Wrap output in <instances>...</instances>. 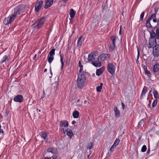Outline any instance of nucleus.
<instances>
[{"label":"nucleus","instance_id":"1","mask_svg":"<svg viewBox=\"0 0 159 159\" xmlns=\"http://www.w3.org/2000/svg\"><path fill=\"white\" fill-rule=\"evenodd\" d=\"M24 7L23 5H19L16 7L15 8L12 14L4 19L3 21L4 24L7 25L11 23L18 15L20 14L24 11Z\"/></svg>","mask_w":159,"mask_h":159},{"label":"nucleus","instance_id":"2","mask_svg":"<svg viewBox=\"0 0 159 159\" xmlns=\"http://www.w3.org/2000/svg\"><path fill=\"white\" fill-rule=\"evenodd\" d=\"M24 7L23 5H19L16 7L15 8L12 14L4 19L3 21L4 24L7 25L11 23L18 15L20 14L24 11Z\"/></svg>","mask_w":159,"mask_h":159},{"label":"nucleus","instance_id":"3","mask_svg":"<svg viewBox=\"0 0 159 159\" xmlns=\"http://www.w3.org/2000/svg\"><path fill=\"white\" fill-rule=\"evenodd\" d=\"M97 53L93 52L88 55V60L89 61H91L92 64L95 67H100L101 64L99 61H98V58L97 56Z\"/></svg>","mask_w":159,"mask_h":159},{"label":"nucleus","instance_id":"4","mask_svg":"<svg viewBox=\"0 0 159 159\" xmlns=\"http://www.w3.org/2000/svg\"><path fill=\"white\" fill-rule=\"evenodd\" d=\"M86 78L83 72H79L78 74L77 84L78 87L82 89L85 85Z\"/></svg>","mask_w":159,"mask_h":159},{"label":"nucleus","instance_id":"5","mask_svg":"<svg viewBox=\"0 0 159 159\" xmlns=\"http://www.w3.org/2000/svg\"><path fill=\"white\" fill-rule=\"evenodd\" d=\"M150 38L154 39V43L155 44L157 43V40L159 41V27L155 26L153 28L152 30L150 32Z\"/></svg>","mask_w":159,"mask_h":159},{"label":"nucleus","instance_id":"6","mask_svg":"<svg viewBox=\"0 0 159 159\" xmlns=\"http://www.w3.org/2000/svg\"><path fill=\"white\" fill-rule=\"evenodd\" d=\"M116 67L112 63L109 62L108 64L107 70V71L112 75L115 74Z\"/></svg>","mask_w":159,"mask_h":159},{"label":"nucleus","instance_id":"7","mask_svg":"<svg viewBox=\"0 0 159 159\" xmlns=\"http://www.w3.org/2000/svg\"><path fill=\"white\" fill-rule=\"evenodd\" d=\"M153 43L155 45L153 48L152 54L154 57H158L159 56V44Z\"/></svg>","mask_w":159,"mask_h":159},{"label":"nucleus","instance_id":"8","mask_svg":"<svg viewBox=\"0 0 159 159\" xmlns=\"http://www.w3.org/2000/svg\"><path fill=\"white\" fill-rule=\"evenodd\" d=\"M153 72L155 76L157 77H159V64L156 63L153 66Z\"/></svg>","mask_w":159,"mask_h":159},{"label":"nucleus","instance_id":"9","mask_svg":"<svg viewBox=\"0 0 159 159\" xmlns=\"http://www.w3.org/2000/svg\"><path fill=\"white\" fill-rule=\"evenodd\" d=\"M61 130L63 131L65 134H66L70 138H71L74 135V134L71 129L67 128L65 129L64 128L61 129Z\"/></svg>","mask_w":159,"mask_h":159},{"label":"nucleus","instance_id":"10","mask_svg":"<svg viewBox=\"0 0 159 159\" xmlns=\"http://www.w3.org/2000/svg\"><path fill=\"white\" fill-rule=\"evenodd\" d=\"M110 57V55L108 54L103 53L101 54L98 58V61H104L108 60Z\"/></svg>","mask_w":159,"mask_h":159},{"label":"nucleus","instance_id":"11","mask_svg":"<svg viewBox=\"0 0 159 159\" xmlns=\"http://www.w3.org/2000/svg\"><path fill=\"white\" fill-rule=\"evenodd\" d=\"M43 2L42 0H41L37 2L35 7V10L37 12L39 11L43 5Z\"/></svg>","mask_w":159,"mask_h":159},{"label":"nucleus","instance_id":"12","mask_svg":"<svg viewBox=\"0 0 159 159\" xmlns=\"http://www.w3.org/2000/svg\"><path fill=\"white\" fill-rule=\"evenodd\" d=\"M23 97L22 95H18L15 96L13 98L14 102H21L23 101Z\"/></svg>","mask_w":159,"mask_h":159},{"label":"nucleus","instance_id":"13","mask_svg":"<svg viewBox=\"0 0 159 159\" xmlns=\"http://www.w3.org/2000/svg\"><path fill=\"white\" fill-rule=\"evenodd\" d=\"M59 124L61 127L62 128V129L64 128V127L67 128L69 125L68 123L66 120L61 121H60Z\"/></svg>","mask_w":159,"mask_h":159},{"label":"nucleus","instance_id":"14","mask_svg":"<svg viewBox=\"0 0 159 159\" xmlns=\"http://www.w3.org/2000/svg\"><path fill=\"white\" fill-rule=\"evenodd\" d=\"M45 20V17H43L39 20L38 22L37 25L36 26L38 29L41 28L44 24Z\"/></svg>","mask_w":159,"mask_h":159},{"label":"nucleus","instance_id":"15","mask_svg":"<svg viewBox=\"0 0 159 159\" xmlns=\"http://www.w3.org/2000/svg\"><path fill=\"white\" fill-rule=\"evenodd\" d=\"M53 2V0H46L44 6L45 9H47L52 6Z\"/></svg>","mask_w":159,"mask_h":159},{"label":"nucleus","instance_id":"16","mask_svg":"<svg viewBox=\"0 0 159 159\" xmlns=\"http://www.w3.org/2000/svg\"><path fill=\"white\" fill-rule=\"evenodd\" d=\"M148 88L146 86H144L143 89L141 93V95L140 96V98L142 99L145 95L146 93L147 92Z\"/></svg>","mask_w":159,"mask_h":159},{"label":"nucleus","instance_id":"17","mask_svg":"<svg viewBox=\"0 0 159 159\" xmlns=\"http://www.w3.org/2000/svg\"><path fill=\"white\" fill-rule=\"evenodd\" d=\"M10 58L9 55H5L3 57H2V59L0 61L1 63H3L4 62H6L7 61H9Z\"/></svg>","mask_w":159,"mask_h":159},{"label":"nucleus","instance_id":"18","mask_svg":"<svg viewBox=\"0 0 159 159\" xmlns=\"http://www.w3.org/2000/svg\"><path fill=\"white\" fill-rule=\"evenodd\" d=\"M104 71V68L102 67L96 70V74L97 75L99 76L102 74Z\"/></svg>","mask_w":159,"mask_h":159},{"label":"nucleus","instance_id":"19","mask_svg":"<svg viewBox=\"0 0 159 159\" xmlns=\"http://www.w3.org/2000/svg\"><path fill=\"white\" fill-rule=\"evenodd\" d=\"M146 120L145 118L142 119L138 123L137 127L138 128H140L142 125L143 126L145 124V122Z\"/></svg>","mask_w":159,"mask_h":159},{"label":"nucleus","instance_id":"20","mask_svg":"<svg viewBox=\"0 0 159 159\" xmlns=\"http://www.w3.org/2000/svg\"><path fill=\"white\" fill-rule=\"evenodd\" d=\"M76 11L73 9H71L70 10L69 15L70 17L72 18H74L75 17V14Z\"/></svg>","mask_w":159,"mask_h":159},{"label":"nucleus","instance_id":"21","mask_svg":"<svg viewBox=\"0 0 159 159\" xmlns=\"http://www.w3.org/2000/svg\"><path fill=\"white\" fill-rule=\"evenodd\" d=\"M114 110L115 113V116L116 117H119L120 115V112L116 107H115L114 108Z\"/></svg>","mask_w":159,"mask_h":159},{"label":"nucleus","instance_id":"22","mask_svg":"<svg viewBox=\"0 0 159 159\" xmlns=\"http://www.w3.org/2000/svg\"><path fill=\"white\" fill-rule=\"evenodd\" d=\"M47 152L48 153H50L51 152L52 153L54 154L56 153V150L55 148H50L48 149Z\"/></svg>","mask_w":159,"mask_h":159},{"label":"nucleus","instance_id":"23","mask_svg":"<svg viewBox=\"0 0 159 159\" xmlns=\"http://www.w3.org/2000/svg\"><path fill=\"white\" fill-rule=\"evenodd\" d=\"M83 38L82 36L80 37L77 40V47L79 48L81 47L82 44V39Z\"/></svg>","mask_w":159,"mask_h":159},{"label":"nucleus","instance_id":"24","mask_svg":"<svg viewBox=\"0 0 159 159\" xmlns=\"http://www.w3.org/2000/svg\"><path fill=\"white\" fill-rule=\"evenodd\" d=\"M72 115L74 118H77L79 116V112L77 110H75L73 112Z\"/></svg>","mask_w":159,"mask_h":159},{"label":"nucleus","instance_id":"25","mask_svg":"<svg viewBox=\"0 0 159 159\" xmlns=\"http://www.w3.org/2000/svg\"><path fill=\"white\" fill-rule=\"evenodd\" d=\"M41 137L44 139H45L47 137V134L45 131H42L40 133Z\"/></svg>","mask_w":159,"mask_h":159},{"label":"nucleus","instance_id":"26","mask_svg":"<svg viewBox=\"0 0 159 159\" xmlns=\"http://www.w3.org/2000/svg\"><path fill=\"white\" fill-rule=\"evenodd\" d=\"M116 44L112 43L110 45L109 50L110 51H112L114 50L116 48Z\"/></svg>","mask_w":159,"mask_h":159},{"label":"nucleus","instance_id":"27","mask_svg":"<svg viewBox=\"0 0 159 159\" xmlns=\"http://www.w3.org/2000/svg\"><path fill=\"white\" fill-rule=\"evenodd\" d=\"M150 20H151L149 19H148L147 20L146 22V27L148 28H152V29L153 27H152V25L150 24Z\"/></svg>","mask_w":159,"mask_h":159},{"label":"nucleus","instance_id":"28","mask_svg":"<svg viewBox=\"0 0 159 159\" xmlns=\"http://www.w3.org/2000/svg\"><path fill=\"white\" fill-rule=\"evenodd\" d=\"M54 56L48 55V62L50 64L54 60Z\"/></svg>","mask_w":159,"mask_h":159},{"label":"nucleus","instance_id":"29","mask_svg":"<svg viewBox=\"0 0 159 159\" xmlns=\"http://www.w3.org/2000/svg\"><path fill=\"white\" fill-rule=\"evenodd\" d=\"M55 49L53 48L52 50H51L49 53L48 55L50 56H54V55H55Z\"/></svg>","mask_w":159,"mask_h":159},{"label":"nucleus","instance_id":"30","mask_svg":"<svg viewBox=\"0 0 159 159\" xmlns=\"http://www.w3.org/2000/svg\"><path fill=\"white\" fill-rule=\"evenodd\" d=\"M79 66L80 67L79 72H83V66L81 64L80 61L79 62Z\"/></svg>","mask_w":159,"mask_h":159},{"label":"nucleus","instance_id":"31","mask_svg":"<svg viewBox=\"0 0 159 159\" xmlns=\"http://www.w3.org/2000/svg\"><path fill=\"white\" fill-rule=\"evenodd\" d=\"M111 39L112 41V43L115 44L116 43V37L112 35L111 37Z\"/></svg>","mask_w":159,"mask_h":159},{"label":"nucleus","instance_id":"32","mask_svg":"<svg viewBox=\"0 0 159 159\" xmlns=\"http://www.w3.org/2000/svg\"><path fill=\"white\" fill-rule=\"evenodd\" d=\"M120 142V140L119 139L117 138L115 140L114 142V143L113 144L114 146H116L118 145V144Z\"/></svg>","mask_w":159,"mask_h":159},{"label":"nucleus","instance_id":"33","mask_svg":"<svg viewBox=\"0 0 159 159\" xmlns=\"http://www.w3.org/2000/svg\"><path fill=\"white\" fill-rule=\"evenodd\" d=\"M154 98L157 99L158 98L157 92V91H154L153 92Z\"/></svg>","mask_w":159,"mask_h":159},{"label":"nucleus","instance_id":"34","mask_svg":"<svg viewBox=\"0 0 159 159\" xmlns=\"http://www.w3.org/2000/svg\"><path fill=\"white\" fill-rule=\"evenodd\" d=\"M144 72L145 75H147V76L148 77H150L151 76V74L149 70H147V69L144 71Z\"/></svg>","mask_w":159,"mask_h":159},{"label":"nucleus","instance_id":"35","mask_svg":"<svg viewBox=\"0 0 159 159\" xmlns=\"http://www.w3.org/2000/svg\"><path fill=\"white\" fill-rule=\"evenodd\" d=\"M60 61L61 63V69H62L64 65V62L63 61L62 57L61 55H60Z\"/></svg>","mask_w":159,"mask_h":159},{"label":"nucleus","instance_id":"36","mask_svg":"<svg viewBox=\"0 0 159 159\" xmlns=\"http://www.w3.org/2000/svg\"><path fill=\"white\" fill-rule=\"evenodd\" d=\"M157 104V101L156 99L154 100L152 104V107H155Z\"/></svg>","mask_w":159,"mask_h":159},{"label":"nucleus","instance_id":"37","mask_svg":"<svg viewBox=\"0 0 159 159\" xmlns=\"http://www.w3.org/2000/svg\"><path fill=\"white\" fill-rule=\"evenodd\" d=\"M156 14L155 13H154L151 15L150 17V18L148 19H150V20H151L152 19H155L156 18Z\"/></svg>","mask_w":159,"mask_h":159},{"label":"nucleus","instance_id":"38","mask_svg":"<svg viewBox=\"0 0 159 159\" xmlns=\"http://www.w3.org/2000/svg\"><path fill=\"white\" fill-rule=\"evenodd\" d=\"M147 149V147L146 145H143L141 148V152H145Z\"/></svg>","mask_w":159,"mask_h":159},{"label":"nucleus","instance_id":"39","mask_svg":"<svg viewBox=\"0 0 159 159\" xmlns=\"http://www.w3.org/2000/svg\"><path fill=\"white\" fill-rule=\"evenodd\" d=\"M144 12L143 11L142 12L140 16V19L142 21H143V17L144 15Z\"/></svg>","mask_w":159,"mask_h":159},{"label":"nucleus","instance_id":"40","mask_svg":"<svg viewBox=\"0 0 159 159\" xmlns=\"http://www.w3.org/2000/svg\"><path fill=\"white\" fill-rule=\"evenodd\" d=\"M115 146H114L113 144L111 147L110 149V151L111 152H112L114 151V148L116 147Z\"/></svg>","mask_w":159,"mask_h":159},{"label":"nucleus","instance_id":"41","mask_svg":"<svg viewBox=\"0 0 159 159\" xmlns=\"http://www.w3.org/2000/svg\"><path fill=\"white\" fill-rule=\"evenodd\" d=\"M102 89V87H101L99 86H98L96 88L97 91L98 92H100L101 91V90Z\"/></svg>","mask_w":159,"mask_h":159},{"label":"nucleus","instance_id":"42","mask_svg":"<svg viewBox=\"0 0 159 159\" xmlns=\"http://www.w3.org/2000/svg\"><path fill=\"white\" fill-rule=\"evenodd\" d=\"M47 159H56L57 157L55 155H53L51 157H49V158L48 157Z\"/></svg>","mask_w":159,"mask_h":159},{"label":"nucleus","instance_id":"43","mask_svg":"<svg viewBox=\"0 0 159 159\" xmlns=\"http://www.w3.org/2000/svg\"><path fill=\"white\" fill-rule=\"evenodd\" d=\"M153 46V45L150 42H149V43L147 47L149 48H150L152 47Z\"/></svg>","mask_w":159,"mask_h":159},{"label":"nucleus","instance_id":"44","mask_svg":"<svg viewBox=\"0 0 159 159\" xmlns=\"http://www.w3.org/2000/svg\"><path fill=\"white\" fill-rule=\"evenodd\" d=\"M45 96V94L44 90H43V94L42 97H41V99H43Z\"/></svg>","mask_w":159,"mask_h":159},{"label":"nucleus","instance_id":"45","mask_svg":"<svg viewBox=\"0 0 159 159\" xmlns=\"http://www.w3.org/2000/svg\"><path fill=\"white\" fill-rule=\"evenodd\" d=\"M4 133V131L2 129H0V134H2L3 136Z\"/></svg>","mask_w":159,"mask_h":159},{"label":"nucleus","instance_id":"46","mask_svg":"<svg viewBox=\"0 0 159 159\" xmlns=\"http://www.w3.org/2000/svg\"><path fill=\"white\" fill-rule=\"evenodd\" d=\"M93 148V144H92V143H91V145L89 147H88L87 148V149H92Z\"/></svg>","mask_w":159,"mask_h":159},{"label":"nucleus","instance_id":"47","mask_svg":"<svg viewBox=\"0 0 159 159\" xmlns=\"http://www.w3.org/2000/svg\"><path fill=\"white\" fill-rule=\"evenodd\" d=\"M69 0H60V1H62L64 3H66Z\"/></svg>","mask_w":159,"mask_h":159},{"label":"nucleus","instance_id":"48","mask_svg":"<svg viewBox=\"0 0 159 159\" xmlns=\"http://www.w3.org/2000/svg\"><path fill=\"white\" fill-rule=\"evenodd\" d=\"M58 84L57 83V84L56 86L54 87V89L55 90H56L57 89L58 87Z\"/></svg>","mask_w":159,"mask_h":159},{"label":"nucleus","instance_id":"49","mask_svg":"<svg viewBox=\"0 0 159 159\" xmlns=\"http://www.w3.org/2000/svg\"><path fill=\"white\" fill-rule=\"evenodd\" d=\"M138 55H137V59H138L139 57V48H138Z\"/></svg>","mask_w":159,"mask_h":159},{"label":"nucleus","instance_id":"50","mask_svg":"<svg viewBox=\"0 0 159 159\" xmlns=\"http://www.w3.org/2000/svg\"><path fill=\"white\" fill-rule=\"evenodd\" d=\"M153 21L154 23H156L157 22V20L156 18H155V19H153Z\"/></svg>","mask_w":159,"mask_h":159},{"label":"nucleus","instance_id":"51","mask_svg":"<svg viewBox=\"0 0 159 159\" xmlns=\"http://www.w3.org/2000/svg\"><path fill=\"white\" fill-rule=\"evenodd\" d=\"M143 68L144 69V71L147 69V66H144Z\"/></svg>","mask_w":159,"mask_h":159},{"label":"nucleus","instance_id":"52","mask_svg":"<svg viewBox=\"0 0 159 159\" xmlns=\"http://www.w3.org/2000/svg\"><path fill=\"white\" fill-rule=\"evenodd\" d=\"M148 108H150V109H152V108L153 107H151V106L150 104H148Z\"/></svg>","mask_w":159,"mask_h":159},{"label":"nucleus","instance_id":"53","mask_svg":"<svg viewBox=\"0 0 159 159\" xmlns=\"http://www.w3.org/2000/svg\"><path fill=\"white\" fill-rule=\"evenodd\" d=\"M121 26H120V31H119V33L120 34V35H121L122 34L121 32Z\"/></svg>","mask_w":159,"mask_h":159},{"label":"nucleus","instance_id":"54","mask_svg":"<svg viewBox=\"0 0 159 159\" xmlns=\"http://www.w3.org/2000/svg\"><path fill=\"white\" fill-rule=\"evenodd\" d=\"M36 57H37V55L36 54H35L34 56V57L33 58V59L34 60H35L36 58Z\"/></svg>","mask_w":159,"mask_h":159},{"label":"nucleus","instance_id":"55","mask_svg":"<svg viewBox=\"0 0 159 159\" xmlns=\"http://www.w3.org/2000/svg\"><path fill=\"white\" fill-rule=\"evenodd\" d=\"M75 123H76V121L75 120H73L72 122V123H71L73 125L75 124Z\"/></svg>","mask_w":159,"mask_h":159},{"label":"nucleus","instance_id":"56","mask_svg":"<svg viewBox=\"0 0 159 159\" xmlns=\"http://www.w3.org/2000/svg\"><path fill=\"white\" fill-rule=\"evenodd\" d=\"M150 149L149 148H148V149L147 150V153L148 154L150 153Z\"/></svg>","mask_w":159,"mask_h":159},{"label":"nucleus","instance_id":"57","mask_svg":"<svg viewBox=\"0 0 159 159\" xmlns=\"http://www.w3.org/2000/svg\"><path fill=\"white\" fill-rule=\"evenodd\" d=\"M122 107L123 109H124V107H125V105H124V103L122 102Z\"/></svg>","mask_w":159,"mask_h":159},{"label":"nucleus","instance_id":"58","mask_svg":"<svg viewBox=\"0 0 159 159\" xmlns=\"http://www.w3.org/2000/svg\"><path fill=\"white\" fill-rule=\"evenodd\" d=\"M103 85V84L102 83H101L100 84V85L99 86L101 87H102Z\"/></svg>","mask_w":159,"mask_h":159},{"label":"nucleus","instance_id":"59","mask_svg":"<svg viewBox=\"0 0 159 159\" xmlns=\"http://www.w3.org/2000/svg\"><path fill=\"white\" fill-rule=\"evenodd\" d=\"M50 74H51V75H52V72L51 69V67H50Z\"/></svg>","mask_w":159,"mask_h":159},{"label":"nucleus","instance_id":"60","mask_svg":"<svg viewBox=\"0 0 159 159\" xmlns=\"http://www.w3.org/2000/svg\"><path fill=\"white\" fill-rule=\"evenodd\" d=\"M91 155V154H89L88 156V158H89V157L90 156V155Z\"/></svg>","mask_w":159,"mask_h":159},{"label":"nucleus","instance_id":"61","mask_svg":"<svg viewBox=\"0 0 159 159\" xmlns=\"http://www.w3.org/2000/svg\"><path fill=\"white\" fill-rule=\"evenodd\" d=\"M151 92H152V90H151L149 91V93H148V95H149L151 93Z\"/></svg>","mask_w":159,"mask_h":159},{"label":"nucleus","instance_id":"62","mask_svg":"<svg viewBox=\"0 0 159 159\" xmlns=\"http://www.w3.org/2000/svg\"><path fill=\"white\" fill-rule=\"evenodd\" d=\"M47 71V69H45L44 70V72H46V71Z\"/></svg>","mask_w":159,"mask_h":159},{"label":"nucleus","instance_id":"63","mask_svg":"<svg viewBox=\"0 0 159 159\" xmlns=\"http://www.w3.org/2000/svg\"><path fill=\"white\" fill-rule=\"evenodd\" d=\"M37 110L39 112H40L41 111V110H39V109H37Z\"/></svg>","mask_w":159,"mask_h":159},{"label":"nucleus","instance_id":"64","mask_svg":"<svg viewBox=\"0 0 159 159\" xmlns=\"http://www.w3.org/2000/svg\"><path fill=\"white\" fill-rule=\"evenodd\" d=\"M149 95H148V98H147V100H148V97H149Z\"/></svg>","mask_w":159,"mask_h":159}]
</instances>
